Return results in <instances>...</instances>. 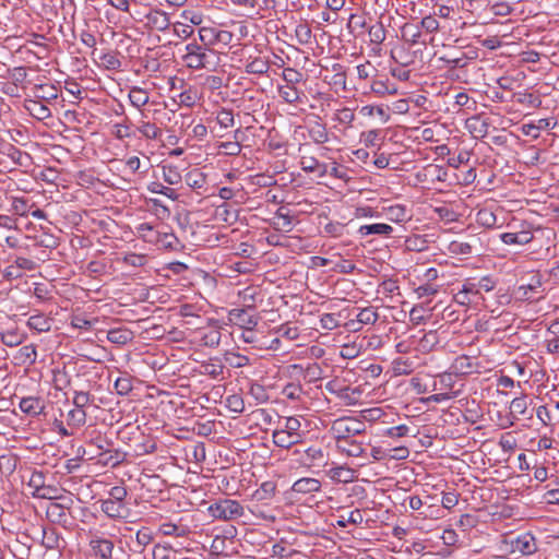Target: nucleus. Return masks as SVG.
<instances>
[{"label":"nucleus","mask_w":559,"mask_h":559,"mask_svg":"<svg viewBox=\"0 0 559 559\" xmlns=\"http://www.w3.org/2000/svg\"><path fill=\"white\" fill-rule=\"evenodd\" d=\"M181 60L189 70L206 72H215L222 62L217 50L202 46L197 40H192L185 46Z\"/></svg>","instance_id":"1"},{"label":"nucleus","mask_w":559,"mask_h":559,"mask_svg":"<svg viewBox=\"0 0 559 559\" xmlns=\"http://www.w3.org/2000/svg\"><path fill=\"white\" fill-rule=\"evenodd\" d=\"M302 420L301 417L297 416L280 419L277 428L272 432L273 443L286 450L301 443L307 435V430L302 429Z\"/></svg>","instance_id":"2"},{"label":"nucleus","mask_w":559,"mask_h":559,"mask_svg":"<svg viewBox=\"0 0 559 559\" xmlns=\"http://www.w3.org/2000/svg\"><path fill=\"white\" fill-rule=\"evenodd\" d=\"M121 540L116 544L112 536L99 532H90L88 550L94 559H129V554L122 548Z\"/></svg>","instance_id":"3"},{"label":"nucleus","mask_w":559,"mask_h":559,"mask_svg":"<svg viewBox=\"0 0 559 559\" xmlns=\"http://www.w3.org/2000/svg\"><path fill=\"white\" fill-rule=\"evenodd\" d=\"M292 460L300 467L320 468L328 464V455L319 445H310L307 449H295L292 451Z\"/></svg>","instance_id":"4"},{"label":"nucleus","mask_w":559,"mask_h":559,"mask_svg":"<svg viewBox=\"0 0 559 559\" xmlns=\"http://www.w3.org/2000/svg\"><path fill=\"white\" fill-rule=\"evenodd\" d=\"M209 514L221 521H234L245 514V508L237 500L219 499L207 508Z\"/></svg>","instance_id":"5"},{"label":"nucleus","mask_w":559,"mask_h":559,"mask_svg":"<svg viewBox=\"0 0 559 559\" xmlns=\"http://www.w3.org/2000/svg\"><path fill=\"white\" fill-rule=\"evenodd\" d=\"M336 442L360 435L365 431V424L353 417H342L335 419L330 429Z\"/></svg>","instance_id":"6"},{"label":"nucleus","mask_w":559,"mask_h":559,"mask_svg":"<svg viewBox=\"0 0 559 559\" xmlns=\"http://www.w3.org/2000/svg\"><path fill=\"white\" fill-rule=\"evenodd\" d=\"M325 390L348 406L355 405L361 395L359 388H350L344 380L337 377L325 383Z\"/></svg>","instance_id":"7"},{"label":"nucleus","mask_w":559,"mask_h":559,"mask_svg":"<svg viewBox=\"0 0 559 559\" xmlns=\"http://www.w3.org/2000/svg\"><path fill=\"white\" fill-rule=\"evenodd\" d=\"M73 506L70 497H60L57 501H50L46 507L47 519L55 524L66 525L69 521V511Z\"/></svg>","instance_id":"8"},{"label":"nucleus","mask_w":559,"mask_h":559,"mask_svg":"<svg viewBox=\"0 0 559 559\" xmlns=\"http://www.w3.org/2000/svg\"><path fill=\"white\" fill-rule=\"evenodd\" d=\"M534 239V233L528 224H522L519 230L502 233L500 240L509 246H524Z\"/></svg>","instance_id":"9"},{"label":"nucleus","mask_w":559,"mask_h":559,"mask_svg":"<svg viewBox=\"0 0 559 559\" xmlns=\"http://www.w3.org/2000/svg\"><path fill=\"white\" fill-rule=\"evenodd\" d=\"M19 408L27 416L36 417L45 413L46 401L40 395H28L21 397Z\"/></svg>","instance_id":"10"},{"label":"nucleus","mask_w":559,"mask_h":559,"mask_svg":"<svg viewBox=\"0 0 559 559\" xmlns=\"http://www.w3.org/2000/svg\"><path fill=\"white\" fill-rule=\"evenodd\" d=\"M480 368V364L475 358L467 355L457 356L451 365L453 373L460 376L479 373Z\"/></svg>","instance_id":"11"},{"label":"nucleus","mask_w":559,"mask_h":559,"mask_svg":"<svg viewBox=\"0 0 559 559\" xmlns=\"http://www.w3.org/2000/svg\"><path fill=\"white\" fill-rule=\"evenodd\" d=\"M228 320L240 329H254L259 323V317L251 314L247 309H231L228 312Z\"/></svg>","instance_id":"12"},{"label":"nucleus","mask_w":559,"mask_h":559,"mask_svg":"<svg viewBox=\"0 0 559 559\" xmlns=\"http://www.w3.org/2000/svg\"><path fill=\"white\" fill-rule=\"evenodd\" d=\"M512 550L523 556H531L538 549L536 538L531 533H523L511 542Z\"/></svg>","instance_id":"13"},{"label":"nucleus","mask_w":559,"mask_h":559,"mask_svg":"<svg viewBox=\"0 0 559 559\" xmlns=\"http://www.w3.org/2000/svg\"><path fill=\"white\" fill-rule=\"evenodd\" d=\"M147 115L141 110V119L135 127V134L139 133L145 140H158L162 138V129L154 122L146 120Z\"/></svg>","instance_id":"14"},{"label":"nucleus","mask_w":559,"mask_h":559,"mask_svg":"<svg viewBox=\"0 0 559 559\" xmlns=\"http://www.w3.org/2000/svg\"><path fill=\"white\" fill-rule=\"evenodd\" d=\"M145 19H146V23H145L146 27H148L150 29H153V31L164 32V31L168 29V27L170 25V20H169L168 14L159 9L151 10L145 15Z\"/></svg>","instance_id":"15"},{"label":"nucleus","mask_w":559,"mask_h":559,"mask_svg":"<svg viewBox=\"0 0 559 559\" xmlns=\"http://www.w3.org/2000/svg\"><path fill=\"white\" fill-rule=\"evenodd\" d=\"M465 126L474 139H483L488 134L490 122L480 115H475L466 119Z\"/></svg>","instance_id":"16"},{"label":"nucleus","mask_w":559,"mask_h":559,"mask_svg":"<svg viewBox=\"0 0 559 559\" xmlns=\"http://www.w3.org/2000/svg\"><path fill=\"white\" fill-rule=\"evenodd\" d=\"M100 510L108 518L114 520H122L129 515L127 503L115 502L107 499L100 500Z\"/></svg>","instance_id":"17"},{"label":"nucleus","mask_w":559,"mask_h":559,"mask_svg":"<svg viewBox=\"0 0 559 559\" xmlns=\"http://www.w3.org/2000/svg\"><path fill=\"white\" fill-rule=\"evenodd\" d=\"M479 239L472 236L469 240H453L448 246V251L454 255H472Z\"/></svg>","instance_id":"18"},{"label":"nucleus","mask_w":559,"mask_h":559,"mask_svg":"<svg viewBox=\"0 0 559 559\" xmlns=\"http://www.w3.org/2000/svg\"><path fill=\"white\" fill-rule=\"evenodd\" d=\"M322 488V484L319 479L313 477H302L297 479L293 486L292 491L295 493L310 495L319 492Z\"/></svg>","instance_id":"19"},{"label":"nucleus","mask_w":559,"mask_h":559,"mask_svg":"<svg viewBox=\"0 0 559 559\" xmlns=\"http://www.w3.org/2000/svg\"><path fill=\"white\" fill-rule=\"evenodd\" d=\"M277 92L283 102L289 105H297L302 103V97H305L304 92L296 85H277Z\"/></svg>","instance_id":"20"},{"label":"nucleus","mask_w":559,"mask_h":559,"mask_svg":"<svg viewBox=\"0 0 559 559\" xmlns=\"http://www.w3.org/2000/svg\"><path fill=\"white\" fill-rule=\"evenodd\" d=\"M24 108L33 118L37 120H46L51 117L50 109L39 100L25 99Z\"/></svg>","instance_id":"21"},{"label":"nucleus","mask_w":559,"mask_h":559,"mask_svg":"<svg viewBox=\"0 0 559 559\" xmlns=\"http://www.w3.org/2000/svg\"><path fill=\"white\" fill-rule=\"evenodd\" d=\"M11 207L10 212H12L15 216L26 217L31 210L35 207V203L29 202V200L25 197H10Z\"/></svg>","instance_id":"22"},{"label":"nucleus","mask_w":559,"mask_h":559,"mask_svg":"<svg viewBox=\"0 0 559 559\" xmlns=\"http://www.w3.org/2000/svg\"><path fill=\"white\" fill-rule=\"evenodd\" d=\"M336 448L342 453L354 457L362 456L366 452L362 443L354 440L353 437L341 442H336Z\"/></svg>","instance_id":"23"},{"label":"nucleus","mask_w":559,"mask_h":559,"mask_svg":"<svg viewBox=\"0 0 559 559\" xmlns=\"http://www.w3.org/2000/svg\"><path fill=\"white\" fill-rule=\"evenodd\" d=\"M277 486L274 481L267 480L260 485L252 493V499L258 502L269 501L274 498Z\"/></svg>","instance_id":"24"},{"label":"nucleus","mask_w":559,"mask_h":559,"mask_svg":"<svg viewBox=\"0 0 559 559\" xmlns=\"http://www.w3.org/2000/svg\"><path fill=\"white\" fill-rule=\"evenodd\" d=\"M393 231V227L389 224L384 223H376L370 225H361L358 229V234L361 237H366L369 235H381L389 236Z\"/></svg>","instance_id":"25"},{"label":"nucleus","mask_w":559,"mask_h":559,"mask_svg":"<svg viewBox=\"0 0 559 559\" xmlns=\"http://www.w3.org/2000/svg\"><path fill=\"white\" fill-rule=\"evenodd\" d=\"M201 374L209 376L213 379H217L223 376L224 365L218 358H211L207 361H204L200 366Z\"/></svg>","instance_id":"26"},{"label":"nucleus","mask_w":559,"mask_h":559,"mask_svg":"<svg viewBox=\"0 0 559 559\" xmlns=\"http://www.w3.org/2000/svg\"><path fill=\"white\" fill-rule=\"evenodd\" d=\"M329 477L337 483H350L355 479V471L346 466H335L328 472Z\"/></svg>","instance_id":"27"},{"label":"nucleus","mask_w":559,"mask_h":559,"mask_svg":"<svg viewBox=\"0 0 559 559\" xmlns=\"http://www.w3.org/2000/svg\"><path fill=\"white\" fill-rule=\"evenodd\" d=\"M0 338L5 346L15 347L24 342L25 334L20 332L17 328H12L1 332Z\"/></svg>","instance_id":"28"},{"label":"nucleus","mask_w":559,"mask_h":559,"mask_svg":"<svg viewBox=\"0 0 559 559\" xmlns=\"http://www.w3.org/2000/svg\"><path fill=\"white\" fill-rule=\"evenodd\" d=\"M133 338V333L126 328H116L111 329L107 333V340L117 345H124L131 342Z\"/></svg>","instance_id":"29"},{"label":"nucleus","mask_w":559,"mask_h":559,"mask_svg":"<svg viewBox=\"0 0 559 559\" xmlns=\"http://www.w3.org/2000/svg\"><path fill=\"white\" fill-rule=\"evenodd\" d=\"M129 100L132 106L141 109L150 102V94L145 88L132 86L129 91Z\"/></svg>","instance_id":"30"},{"label":"nucleus","mask_w":559,"mask_h":559,"mask_svg":"<svg viewBox=\"0 0 559 559\" xmlns=\"http://www.w3.org/2000/svg\"><path fill=\"white\" fill-rule=\"evenodd\" d=\"M527 407L528 402L525 395L514 397L510 404V417L512 418L510 425H513L514 421L518 420L520 416L524 415Z\"/></svg>","instance_id":"31"},{"label":"nucleus","mask_w":559,"mask_h":559,"mask_svg":"<svg viewBox=\"0 0 559 559\" xmlns=\"http://www.w3.org/2000/svg\"><path fill=\"white\" fill-rule=\"evenodd\" d=\"M386 218L394 223H402L409 219L408 211L403 204H394L384 209Z\"/></svg>","instance_id":"32"},{"label":"nucleus","mask_w":559,"mask_h":559,"mask_svg":"<svg viewBox=\"0 0 559 559\" xmlns=\"http://www.w3.org/2000/svg\"><path fill=\"white\" fill-rule=\"evenodd\" d=\"M270 69V62L261 57L250 58L246 64V72L249 74H265Z\"/></svg>","instance_id":"33"},{"label":"nucleus","mask_w":559,"mask_h":559,"mask_svg":"<svg viewBox=\"0 0 559 559\" xmlns=\"http://www.w3.org/2000/svg\"><path fill=\"white\" fill-rule=\"evenodd\" d=\"M162 177L164 181L170 186L179 185L182 181V176L178 167L173 164L162 166Z\"/></svg>","instance_id":"34"},{"label":"nucleus","mask_w":559,"mask_h":559,"mask_svg":"<svg viewBox=\"0 0 559 559\" xmlns=\"http://www.w3.org/2000/svg\"><path fill=\"white\" fill-rule=\"evenodd\" d=\"M27 326L36 332H47L51 329V321L46 316L38 313L28 318Z\"/></svg>","instance_id":"35"},{"label":"nucleus","mask_w":559,"mask_h":559,"mask_svg":"<svg viewBox=\"0 0 559 559\" xmlns=\"http://www.w3.org/2000/svg\"><path fill=\"white\" fill-rule=\"evenodd\" d=\"M469 60H471V58H468L463 52L456 57H454L450 53H445V55L439 57V61H441L449 69L465 68L468 64Z\"/></svg>","instance_id":"36"},{"label":"nucleus","mask_w":559,"mask_h":559,"mask_svg":"<svg viewBox=\"0 0 559 559\" xmlns=\"http://www.w3.org/2000/svg\"><path fill=\"white\" fill-rule=\"evenodd\" d=\"M124 461V454L118 450L110 451L109 449L99 454L98 462L106 466L116 467Z\"/></svg>","instance_id":"37"},{"label":"nucleus","mask_w":559,"mask_h":559,"mask_svg":"<svg viewBox=\"0 0 559 559\" xmlns=\"http://www.w3.org/2000/svg\"><path fill=\"white\" fill-rule=\"evenodd\" d=\"M22 365H34L37 359L36 347L33 344L21 347L15 357Z\"/></svg>","instance_id":"38"},{"label":"nucleus","mask_w":559,"mask_h":559,"mask_svg":"<svg viewBox=\"0 0 559 559\" xmlns=\"http://www.w3.org/2000/svg\"><path fill=\"white\" fill-rule=\"evenodd\" d=\"M543 285L542 277L539 275L533 276L532 281L527 285H521L519 287V292L521 293V297L523 299H535L534 293L539 289Z\"/></svg>","instance_id":"39"},{"label":"nucleus","mask_w":559,"mask_h":559,"mask_svg":"<svg viewBox=\"0 0 559 559\" xmlns=\"http://www.w3.org/2000/svg\"><path fill=\"white\" fill-rule=\"evenodd\" d=\"M114 135L118 140H124L135 136V130L131 127V121L126 118L122 122L116 123L114 126Z\"/></svg>","instance_id":"40"},{"label":"nucleus","mask_w":559,"mask_h":559,"mask_svg":"<svg viewBox=\"0 0 559 559\" xmlns=\"http://www.w3.org/2000/svg\"><path fill=\"white\" fill-rule=\"evenodd\" d=\"M17 461V456L12 453L0 455V474L7 476L13 474L16 469Z\"/></svg>","instance_id":"41"},{"label":"nucleus","mask_w":559,"mask_h":559,"mask_svg":"<svg viewBox=\"0 0 559 559\" xmlns=\"http://www.w3.org/2000/svg\"><path fill=\"white\" fill-rule=\"evenodd\" d=\"M216 33L217 28L215 27H200L198 31L200 41L198 43L202 46L213 48L215 46Z\"/></svg>","instance_id":"42"},{"label":"nucleus","mask_w":559,"mask_h":559,"mask_svg":"<svg viewBox=\"0 0 559 559\" xmlns=\"http://www.w3.org/2000/svg\"><path fill=\"white\" fill-rule=\"evenodd\" d=\"M185 181L192 189H201L205 185L206 179L200 169L194 168L186 174Z\"/></svg>","instance_id":"43"},{"label":"nucleus","mask_w":559,"mask_h":559,"mask_svg":"<svg viewBox=\"0 0 559 559\" xmlns=\"http://www.w3.org/2000/svg\"><path fill=\"white\" fill-rule=\"evenodd\" d=\"M87 414L85 409L76 408L70 409L67 415L69 426L80 428L86 424Z\"/></svg>","instance_id":"44"},{"label":"nucleus","mask_w":559,"mask_h":559,"mask_svg":"<svg viewBox=\"0 0 559 559\" xmlns=\"http://www.w3.org/2000/svg\"><path fill=\"white\" fill-rule=\"evenodd\" d=\"M114 389L116 393L121 396L128 395L133 389L131 376H129L128 373H123L120 377H118L115 380Z\"/></svg>","instance_id":"45"},{"label":"nucleus","mask_w":559,"mask_h":559,"mask_svg":"<svg viewBox=\"0 0 559 559\" xmlns=\"http://www.w3.org/2000/svg\"><path fill=\"white\" fill-rule=\"evenodd\" d=\"M392 370L395 376H407L413 372V361L408 358L399 357L392 361Z\"/></svg>","instance_id":"46"},{"label":"nucleus","mask_w":559,"mask_h":559,"mask_svg":"<svg viewBox=\"0 0 559 559\" xmlns=\"http://www.w3.org/2000/svg\"><path fill=\"white\" fill-rule=\"evenodd\" d=\"M439 343V335L437 331H428L423 337L419 340V348L421 352L427 353L432 350L436 345Z\"/></svg>","instance_id":"47"},{"label":"nucleus","mask_w":559,"mask_h":559,"mask_svg":"<svg viewBox=\"0 0 559 559\" xmlns=\"http://www.w3.org/2000/svg\"><path fill=\"white\" fill-rule=\"evenodd\" d=\"M420 28L427 34H437L440 32V23L435 14L429 13L424 15L419 22Z\"/></svg>","instance_id":"48"},{"label":"nucleus","mask_w":559,"mask_h":559,"mask_svg":"<svg viewBox=\"0 0 559 559\" xmlns=\"http://www.w3.org/2000/svg\"><path fill=\"white\" fill-rule=\"evenodd\" d=\"M176 550L168 544H156L152 550L153 559H176Z\"/></svg>","instance_id":"49"},{"label":"nucleus","mask_w":559,"mask_h":559,"mask_svg":"<svg viewBox=\"0 0 559 559\" xmlns=\"http://www.w3.org/2000/svg\"><path fill=\"white\" fill-rule=\"evenodd\" d=\"M94 401V396L87 392L82 390H74L73 392V405L76 408L86 409Z\"/></svg>","instance_id":"50"},{"label":"nucleus","mask_w":559,"mask_h":559,"mask_svg":"<svg viewBox=\"0 0 559 559\" xmlns=\"http://www.w3.org/2000/svg\"><path fill=\"white\" fill-rule=\"evenodd\" d=\"M370 43L380 45L386 38V32L381 22H377L368 28Z\"/></svg>","instance_id":"51"},{"label":"nucleus","mask_w":559,"mask_h":559,"mask_svg":"<svg viewBox=\"0 0 559 559\" xmlns=\"http://www.w3.org/2000/svg\"><path fill=\"white\" fill-rule=\"evenodd\" d=\"M222 333L218 329H211L203 332L201 336V345L206 347H217L221 343Z\"/></svg>","instance_id":"52"},{"label":"nucleus","mask_w":559,"mask_h":559,"mask_svg":"<svg viewBox=\"0 0 559 559\" xmlns=\"http://www.w3.org/2000/svg\"><path fill=\"white\" fill-rule=\"evenodd\" d=\"M427 240L424 236L413 235L405 239V248L408 251L421 252L427 249Z\"/></svg>","instance_id":"53"},{"label":"nucleus","mask_w":559,"mask_h":559,"mask_svg":"<svg viewBox=\"0 0 559 559\" xmlns=\"http://www.w3.org/2000/svg\"><path fill=\"white\" fill-rule=\"evenodd\" d=\"M216 122L221 128L228 129L235 126V117L231 109L221 108L216 112Z\"/></svg>","instance_id":"54"},{"label":"nucleus","mask_w":559,"mask_h":559,"mask_svg":"<svg viewBox=\"0 0 559 559\" xmlns=\"http://www.w3.org/2000/svg\"><path fill=\"white\" fill-rule=\"evenodd\" d=\"M158 532L164 536L182 537L186 534V528L173 522H165L159 525Z\"/></svg>","instance_id":"55"},{"label":"nucleus","mask_w":559,"mask_h":559,"mask_svg":"<svg viewBox=\"0 0 559 559\" xmlns=\"http://www.w3.org/2000/svg\"><path fill=\"white\" fill-rule=\"evenodd\" d=\"M304 394V389L299 383H288L282 390V395L292 401H300Z\"/></svg>","instance_id":"56"},{"label":"nucleus","mask_w":559,"mask_h":559,"mask_svg":"<svg viewBox=\"0 0 559 559\" xmlns=\"http://www.w3.org/2000/svg\"><path fill=\"white\" fill-rule=\"evenodd\" d=\"M147 190L152 193L163 194L173 201L178 199V193L176 192L175 189L166 187L160 182H151L147 186Z\"/></svg>","instance_id":"57"},{"label":"nucleus","mask_w":559,"mask_h":559,"mask_svg":"<svg viewBox=\"0 0 559 559\" xmlns=\"http://www.w3.org/2000/svg\"><path fill=\"white\" fill-rule=\"evenodd\" d=\"M362 325L374 324L379 319V313L373 307L362 308L356 316Z\"/></svg>","instance_id":"58"},{"label":"nucleus","mask_w":559,"mask_h":559,"mask_svg":"<svg viewBox=\"0 0 559 559\" xmlns=\"http://www.w3.org/2000/svg\"><path fill=\"white\" fill-rule=\"evenodd\" d=\"M198 99H199V97H198L197 91H194L191 87L188 90H185L183 92H181L178 95L179 105L188 107V108L193 107L197 104Z\"/></svg>","instance_id":"59"},{"label":"nucleus","mask_w":559,"mask_h":559,"mask_svg":"<svg viewBox=\"0 0 559 559\" xmlns=\"http://www.w3.org/2000/svg\"><path fill=\"white\" fill-rule=\"evenodd\" d=\"M226 407L233 412L240 414L245 411V401L240 394H231L226 397Z\"/></svg>","instance_id":"60"},{"label":"nucleus","mask_w":559,"mask_h":559,"mask_svg":"<svg viewBox=\"0 0 559 559\" xmlns=\"http://www.w3.org/2000/svg\"><path fill=\"white\" fill-rule=\"evenodd\" d=\"M309 136L313 142L318 144L325 143L329 140V133L325 126L320 123L316 124L309 130Z\"/></svg>","instance_id":"61"},{"label":"nucleus","mask_w":559,"mask_h":559,"mask_svg":"<svg viewBox=\"0 0 559 559\" xmlns=\"http://www.w3.org/2000/svg\"><path fill=\"white\" fill-rule=\"evenodd\" d=\"M295 35L299 44L307 45L311 40L312 32L308 24L301 23L296 26Z\"/></svg>","instance_id":"62"},{"label":"nucleus","mask_w":559,"mask_h":559,"mask_svg":"<svg viewBox=\"0 0 559 559\" xmlns=\"http://www.w3.org/2000/svg\"><path fill=\"white\" fill-rule=\"evenodd\" d=\"M225 360L233 368H242L250 364L249 357L238 354V353H227L225 355Z\"/></svg>","instance_id":"63"},{"label":"nucleus","mask_w":559,"mask_h":559,"mask_svg":"<svg viewBox=\"0 0 559 559\" xmlns=\"http://www.w3.org/2000/svg\"><path fill=\"white\" fill-rule=\"evenodd\" d=\"M285 84L296 85L302 81V73L294 68H285L282 72Z\"/></svg>","instance_id":"64"}]
</instances>
